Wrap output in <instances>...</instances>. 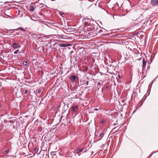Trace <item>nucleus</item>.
<instances>
[{"mask_svg": "<svg viewBox=\"0 0 158 158\" xmlns=\"http://www.w3.org/2000/svg\"><path fill=\"white\" fill-rule=\"evenodd\" d=\"M23 64L26 66H27V62L26 61H24L23 62Z\"/></svg>", "mask_w": 158, "mask_h": 158, "instance_id": "obj_10", "label": "nucleus"}, {"mask_svg": "<svg viewBox=\"0 0 158 158\" xmlns=\"http://www.w3.org/2000/svg\"><path fill=\"white\" fill-rule=\"evenodd\" d=\"M103 82L102 81H99L98 82V89H99L100 88L101 86L103 85Z\"/></svg>", "mask_w": 158, "mask_h": 158, "instance_id": "obj_5", "label": "nucleus"}, {"mask_svg": "<svg viewBox=\"0 0 158 158\" xmlns=\"http://www.w3.org/2000/svg\"><path fill=\"white\" fill-rule=\"evenodd\" d=\"M27 92H28L27 90H25V94H27Z\"/></svg>", "mask_w": 158, "mask_h": 158, "instance_id": "obj_17", "label": "nucleus"}, {"mask_svg": "<svg viewBox=\"0 0 158 158\" xmlns=\"http://www.w3.org/2000/svg\"><path fill=\"white\" fill-rule=\"evenodd\" d=\"M103 134L102 133H101L100 134V135H99V137L101 138L100 139H101L102 137L103 136Z\"/></svg>", "mask_w": 158, "mask_h": 158, "instance_id": "obj_12", "label": "nucleus"}, {"mask_svg": "<svg viewBox=\"0 0 158 158\" xmlns=\"http://www.w3.org/2000/svg\"><path fill=\"white\" fill-rule=\"evenodd\" d=\"M5 15H7V16H9V17H10V15H6V14H5Z\"/></svg>", "mask_w": 158, "mask_h": 158, "instance_id": "obj_22", "label": "nucleus"}, {"mask_svg": "<svg viewBox=\"0 0 158 158\" xmlns=\"http://www.w3.org/2000/svg\"><path fill=\"white\" fill-rule=\"evenodd\" d=\"M106 88H108V86H106Z\"/></svg>", "mask_w": 158, "mask_h": 158, "instance_id": "obj_25", "label": "nucleus"}, {"mask_svg": "<svg viewBox=\"0 0 158 158\" xmlns=\"http://www.w3.org/2000/svg\"><path fill=\"white\" fill-rule=\"evenodd\" d=\"M19 49L16 50L14 52V53L15 54H17L19 53H20V52H19Z\"/></svg>", "mask_w": 158, "mask_h": 158, "instance_id": "obj_11", "label": "nucleus"}, {"mask_svg": "<svg viewBox=\"0 0 158 158\" xmlns=\"http://www.w3.org/2000/svg\"><path fill=\"white\" fill-rule=\"evenodd\" d=\"M9 151V149H7L4 152L5 153H6V154H7Z\"/></svg>", "mask_w": 158, "mask_h": 158, "instance_id": "obj_14", "label": "nucleus"}, {"mask_svg": "<svg viewBox=\"0 0 158 158\" xmlns=\"http://www.w3.org/2000/svg\"><path fill=\"white\" fill-rule=\"evenodd\" d=\"M78 106H77L73 105V106L72 108L74 112H76L78 109Z\"/></svg>", "mask_w": 158, "mask_h": 158, "instance_id": "obj_6", "label": "nucleus"}, {"mask_svg": "<svg viewBox=\"0 0 158 158\" xmlns=\"http://www.w3.org/2000/svg\"><path fill=\"white\" fill-rule=\"evenodd\" d=\"M30 9L31 11H33L35 10L34 7L33 6H30Z\"/></svg>", "mask_w": 158, "mask_h": 158, "instance_id": "obj_9", "label": "nucleus"}, {"mask_svg": "<svg viewBox=\"0 0 158 158\" xmlns=\"http://www.w3.org/2000/svg\"><path fill=\"white\" fill-rule=\"evenodd\" d=\"M98 110V109L97 108H95L94 109V110Z\"/></svg>", "mask_w": 158, "mask_h": 158, "instance_id": "obj_20", "label": "nucleus"}, {"mask_svg": "<svg viewBox=\"0 0 158 158\" xmlns=\"http://www.w3.org/2000/svg\"><path fill=\"white\" fill-rule=\"evenodd\" d=\"M104 120H102V124H103V123L104 122Z\"/></svg>", "mask_w": 158, "mask_h": 158, "instance_id": "obj_19", "label": "nucleus"}, {"mask_svg": "<svg viewBox=\"0 0 158 158\" xmlns=\"http://www.w3.org/2000/svg\"><path fill=\"white\" fill-rule=\"evenodd\" d=\"M85 24H88V23H85Z\"/></svg>", "mask_w": 158, "mask_h": 158, "instance_id": "obj_23", "label": "nucleus"}, {"mask_svg": "<svg viewBox=\"0 0 158 158\" xmlns=\"http://www.w3.org/2000/svg\"><path fill=\"white\" fill-rule=\"evenodd\" d=\"M143 61V69L144 70L146 68V65L147 64V61L144 59H143L142 60Z\"/></svg>", "mask_w": 158, "mask_h": 158, "instance_id": "obj_3", "label": "nucleus"}, {"mask_svg": "<svg viewBox=\"0 0 158 158\" xmlns=\"http://www.w3.org/2000/svg\"><path fill=\"white\" fill-rule=\"evenodd\" d=\"M115 128H116V127H114V128L113 129V130H114V129H115Z\"/></svg>", "mask_w": 158, "mask_h": 158, "instance_id": "obj_26", "label": "nucleus"}, {"mask_svg": "<svg viewBox=\"0 0 158 158\" xmlns=\"http://www.w3.org/2000/svg\"><path fill=\"white\" fill-rule=\"evenodd\" d=\"M118 77H119V78H120V76H118Z\"/></svg>", "mask_w": 158, "mask_h": 158, "instance_id": "obj_27", "label": "nucleus"}, {"mask_svg": "<svg viewBox=\"0 0 158 158\" xmlns=\"http://www.w3.org/2000/svg\"><path fill=\"white\" fill-rule=\"evenodd\" d=\"M64 13H61L60 15H64Z\"/></svg>", "mask_w": 158, "mask_h": 158, "instance_id": "obj_21", "label": "nucleus"}, {"mask_svg": "<svg viewBox=\"0 0 158 158\" xmlns=\"http://www.w3.org/2000/svg\"><path fill=\"white\" fill-rule=\"evenodd\" d=\"M20 46V45L15 43H14L12 45V47L15 49L19 48Z\"/></svg>", "mask_w": 158, "mask_h": 158, "instance_id": "obj_4", "label": "nucleus"}, {"mask_svg": "<svg viewBox=\"0 0 158 158\" xmlns=\"http://www.w3.org/2000/svg\"><path fill=\"white\" fill-rule=\"evenodd\" d=\"M45 37L46 39H48V38H49V37L48 36H45Z\"/></svg>", "mask_w": 158, "mask_h": 158, "instance_id": "obj_16", "label": "nucleus"}, {"mask_svg": "<svg viewBox=\"0 0 158 158\" xmlns=\"http://www.w3.org/2000/svg\"><path fill=\"white\" fill-rule=\"evenodd\" d=\"M57 42L55 43L53 45L54 48H56V47H57V45H59V46L62 47H65L71 45L70 44H60V45Z\"/></svg>", "mask_w": 158, "mask_h": 158, "instance_id": "obj_1", "label": "nucleus"}, {"mask_svg": "<svg viewBox=\"0 0 158 158\" xmlns=\"http://www.w3.org/2000/svg\"><path fill=\"white\" fill-rule=\"evenodd\" d=\"M13 30V29H12V30H11V31H12V30Z\"/></svg>", "mask_w": 158, "mask_h": 158, "instance_id": "obj_28", "label": "nucleus"}, {"mask_svg": "<svg viewBox=\"0 0 158 158\" xmlns=\"http://www.w3.org/2000/svg\"><path fill=\"white\" fill-rule=\"evenodd\" d=\"M88 83H89L88 81H87L86 82V85H88Z\"/></svg>", "mask_w": 158, "mask_h": 158, "instance_id": "obj_18", "label": "nucleus"}, {"mask_svg": "<svg viewBox=\"0 0 158 158\" xmlns=\"http://www.w3.org/2000/svg\"><path fill=\"white\" fill-rule=\"evenodd\" d=\"M1 104L0 103V108H1Z\"/></svg>", "mask_w": 158, "mask_h": 158, "instance_id": "obj_24", "label": "nucleus"}, {"mask_svg": "<svg viewBox=\"0 0 158 158\" xmlns=\"http://www.w3.org/2000/svg\"><path fill=\"white\" fill-rule=\"evenodd\" d=\"M83 150H84L83 148H79L77 149V153L78 154H79L81 152H83Z\"/></svg>", "mask_w": 158, "mask_h": 158, "instance_id": "obj_7", "label": "nucleus"}, {"mask_svg": "<svg viewBox=\"0 0 158 158\" xmlns=\"http://www.w3.org/2000/svg\"><path fill=\"white\" fill-rule=\"evenodd\" d=\"M151 4L153 6H158V0H151Z\"/></svg>", "mask_w": 158, "mask_h": 158, "instance_id": "obj_2", "label": "nucleus"}, {"mask_svg": "<svg viewBox=\"0 0 158 158\" xmlns=\"http://www.w3.org/2000/svg\"><path fill=\"white\" fill-rule=\"evenodd\" d=\"M41 89L40 88V89H39L38 90H37V93L38 94H40L41 92Z\"/></svg>", "mask_w": 158, "mask_h": 158, "instance_id": "obj_13", "label": "nucleus"}, {"mask_svg": "<svg viewBox=\"0 0 158 158\" xmlns=\"http://www.w3.org/2000/svg\"><path fill=\"white\" fill-rule=\"evenodd\" d=\"M71 79L73 80V81H75V80L76 78V76H71Z\"/></svg>", "mask_w": 158, "mask_h": 158, "instance_id": "obj_8", "label": "nucleus"}, {"mask_svg": "<svg viewBox=\"0 0 158 158\" xmlns=\"http://www.w3.org/2000/svg\"><path fill=\"white\" fill-rule=\"evenodd\" d=\"M21 30L22 31H25V30L23 29L22 28V27H19L18 29V30Z\"/></svg>", "mask_w": 158, "mask_h": 158, "instance_id": "obj_15", "label": "nucleus"}]
</instances>
